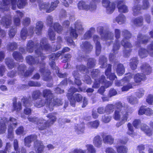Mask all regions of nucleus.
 I'll use <instances>...</instances> for the list:
<instances>
[{
	"instance_id": "f257e3e1",
	"label": "nucleus",
	"mask_w": 153,
	"mask_h": 153,
	"mask_svg": "<svg viewBox=\"0 0 153 153\" xmlns=\"http://www.w3.org/2000/svg\"><path fill=\"white\" fill-rule=\"evenodd\" d=\"M17 124L16 120L13 117L9 119L3 117L0 119V134L4 133L8 127V138L12 140L13 138V129L15 128Z\"/></svg>"
},
{
	"instance_id": "f03ea898",
	"label": "nucleus",
	"mask_w": 153,
	"mask_h": 153,
	"mask_svg": "<svg viewBox=\"0 0 153 153\" xmlns=\"http://www.w3.org/2000/svg\"><path fill=\"white\" fill-rule=\"evenodd\" d=\"M42 95L45 99H41L36 100L34 103V106L40 108L46 104L47 109L50 111H52L53 109L54 104H51V101L53 99L54 96L52 91L49 89H44L43 91Z\"/></svg>"
},
{
	"instance_id": "7ed1b4c3",
	"label": "nucleus",
	"mask_w": 153,
	"mask_h": 153,
	"mask_svg": "<svg viewBox=\"0 0 153 153\" xmlns=\"http://www.w3.org/2000/svg\"><path fill=\"white\" fill-rule=\"evenodd\" d=\"M47 117L49 118L47 121L43 119H39L35 117L29 116L27 119L30 122L36 123L39 130H43L52 125L56 119L54 113L48 114Z\"/></svg>"
},
{
	"instance_id": "20e7f679",
	"label": "nucleus",
	"mask_w": 153,
	"mask_h": 153,
	"mask_svg": "<svg viewBox=\"0 0 153 153\" xmlns=\"http://www.w3.org/2000/svg\"><path fill=\"white\" fill-rule=\"evenodd\" d=\"M74 26L75 29L71 27L70 31L67 32L68 33L70 34L71 38L68 36H67L65 37L67 41L70 45H72L74 46H75V44L72 39V38L76 39L78 37V33L81 34L84 30L82 25V23L79 21H77L75 22Z\"/></svg>"
},
{
	"instance_id": "39448f33",
	"label": "nucleus",
	"mask_w": 153,
	"mask_h": 153,
	"mask_svg": "<svg viewBox=\"0 0 153 153\" xmlns=\"http://www.w3.org/2000/svg\"><path fill=\"white\" fill-rule=\"evenodd\" d=\"M70 50L68 48L65 47L63 49L62 51H59L56 53H52L49 56V62L50 66L52 69L55 68L57 75L60 78H65L67 77L68 74L66 73L62 74L59 72V68L55 66L54 61L57 59L62 53H64Z\"/></svg>"
},
{
	"instance_id": "423d86ee",
	"label": "nucleus",
	"mask_w": 153,
	"mask_h": 153,
	"mask_svg": "<svg viewBox=\"0 0 153 153\" xmlns=\"http://www.w3.org/2000/svg\"><path fill=\"white\" fill-rule=\"evenodd\" d=\"M37 136L36 135H31L26 137L25 139V144L26 146L30 147V143L34 141V147L36 153H42L44 149V146L41 141L37 140Z\"/></svg>"
},
{
	"instance_id": "0eeeda50",
	"label": "nucleus",
	"mask_w": 153,
	"mask_h": 153,
	"mask_svg": "<svg viewBox=\"0 0 153 153\" xmlns=\"http://www.w3.org/2000/svg\"><path fill=\"white\" fill-rule=\"evenodd\" d=\"M40 47L41 48H39L35 50V53L38 56V58L40 56L41 60L43 61L45 58V56L43 55V50L46 51H54L60 48V47H57L56 49H53L48 43L47 40L45 38H43L41 40Z\"/></svg>"
},
{
	"instance_id": "6e6552de",
	"label": "nucleus",
	"mask_w": 153,
	"mask_h": 153,
	"mask_svg": "<svg viewBox=\"0 0 153 153\" xmlns=\"http://www.w3.org/2000/svg\"><path fill=\"white\" fill-rule=\"evenodd\" d=\"M59 3V1L56 0L53 2H51V4L48 2H42L40 3L39 5L40 9H44L46 11V12L49 13L54 10Z\"/></svg>"
},
{
	"instance_id": "1a4fd4ad",
	"label": "nucleus",
	"mask_w": 153,
	"mask_h": 153,
	"mask_svg": "<svg viewBox=\"0 0 153 153\" xmlns=\"http://www.w3.org/2000/svg\"><path fill=\"white\" fill-rule=\"evenodd\" d=\"M17 0H2V2L0 5V10L1 12H4L7 11L10 8V4L12 5V8L15 10L16 7Z\"/></svg>"
},
{
	"instance_id": "9d476101",
	"label": "nucleus",
	"mask_w": 153,
	"mask_h": 153,
	"mask_svg": "<svg viewBox=\"0 0 153 153\" xmlns=\"http://www.w3.org/2000/svg\"><path fill=\"white\" fill-rule=\"evenodd\" d=\"M131 78V76H125L120 81L117 82L116 84L118 86L123 85V87L121 88L122 91H127L132 87L131 84L128 83Z\"/></svg>"
},
{
	"instance_id": "9b49d317",
	"label": "nucleus",
	"mask_w": 153,
	"mask_h": 153,
	"mask_svg": "<svg viewBox=\"0 0 153 153\" xmlns=\"http://www.w3.org/2000/svg\"><path fill=\"white\" fill-rule=\"evenodd\" d=\"M150 37L146 35H143L139 33L137 36V41L135 42V44L138 47H140V44H146L149 41L150 38H153V30L149 33Z\"/></svg>"
},
{
	"instance_id": "f8f14e48",
	"label": "nucleus",
	"mask_w": 153,
	"mask_h": 153,
	"mask_svg": "<svg viewBox=\"0 0 153 153\" xmlns=\"http://www.w3.org/2000/svg\"><path fill=\"white\" fill-rule=\"evenodd\" d=\"M139 56L141 58L146 57L148 54L153 56V42L151 44L148 45L147 50L143 48H141L138 51Z\"/></svg>"
},
{
	"instance_id": "ddd939ff",
	"label": "nucleus",
	"mask_w": 153,
	"mask_h": 153,
	"mask_svg": "<svg viewBox=\"0 0 153 153\" xmlns=\"http://www.w3.org/2000/svg\"><path fill=\"white\" fill-rule=\"evenodd\" d=\"M121 44L124 48L123 51L124 56L126 57H128L132 51L131 48L133 47L132 45L128 39H123L122 40Z\"/></svg>"
},
{
	"instance_id": "4468645a",
	"label": "nucleus",
	"mask_w": 153,
	"mask_h": 153,
	"mask_svg": "<svg viewBox=\"0 0 153 153\" xmlns=\"http://www.w3.org/2000/svg\"><path fill=\"white\" fill-rule=\"evenodd\" d=\"M78 8L80 10H89L92 11L96 9V6L94 3H91L90 5L86 4L85 2L81 1L79 2L77 4Z\"/></svg>"
},
{
	"instance_id": "2eb2a0df",
	"label": "nucleus",
	"mask_w": 153,
	"mask_h": 153,
	"mask_svg": "<svg viewBox=\"0 0 153 153\" xmlns=\"http://www.w3.org/2000/svg\"><path fill=\"white\" fill-rule=\"evenodd\" d=\"M114 33L116 39L113 45V51L114 53L115 54L117 53L118 50L120 47V43L118 39L121 36V31L118 29H115L114 30Z\"/></svg>"
},
{
	"instance_id": "dca6fc26",
	"label": "nucleus",
	"mask_w": 153,
	"mask_h": 153,
	"mask_svg": "<svg viewBox=\"0 0 153 153\" xmlns=\"http://www.w3.org/2000/svg\"><path fill=\"white\" fill-rule=\"evenodd\" d=\"M34 27L31 26L27 29L26 27L23 28L20 33V38L21 39L25 40L28 36H31L34 32Z\"/></svg>"
},
{
	"instance_id": "f3484780",
	"label": "nucleus",
	"mask_w": 153,
	"mask_h": 153,
	"mask_svg": "<svg viewBox=\"0 0 153 153\" xmlns=\"http://www.w3.org/2000/svg\"><path fill=\"white\" fill-rule=\"evenodd\" d=\"M21 102L25 108L24 110V114L27 115H30L31 113V110L29 108L32 105V104L30 102L29 99L27 97H23L21 99Z\"/></svg>"
},
{
	"instance_id": "a211bd4d",
	"label": "nucleus",
	"mask_w": 153,
	"mask_h": 153,
	"mask_svg": "<svg viewBox=\"0 0 153 153\" xmlns=\"http://www.w3.org/2000/svg\"><path fill=\"white\" fill-rule=\"evenodd\" d=\"M102 4L103 6L106 8L108 13H111L113 12L115 8L114 3L110 2L108 0H102Z\"/></svg>"
},
{
	"instance_id": "6ab92c4d",
	"label": "nucleus",
	"mask_w": 153,
	"mask_h": 153,
	"mask_svg": "<svg viewBox=\"0 0 153 153\" xmlns=\"http://www.w3.org/2000/svg\"><path fill=\"white\" fill-rule=\"evenodd\" d=\"M67 96L70 100L71 105L74 106L76 101L79 102L82 98V96L79 94H76L72 96V94H67Z\"/></svg>"
},
{
	"instance_id": "aec40b11",
	"label": "nucleus",
	"mask_w": 153,
	"mask_h": 153,
	"mask_svg": "<svg viewBox=\"0 0 153 153\" xmlns=\"http://www.w3.org/2000/svg\"><path fill=\"white\" fill-rule=\"evenodd\" d=\"M99 72L100 71L98 69H94L91 72V75L92 77L95 80V82L92 86V87L94 88H97L100 86V83L99 82L101 81V78H100L98 79H97Z\"/></svg>"
},
{
	"instance_id": "412c9836",
	"label": "nucleus",
	"mask_w": 153,
	"mask_h": 153,
	"mask_svg": "<svg viewBox=\"0 0 153 153\" xmlns=\"http://www.w3.org/2000/svg\"><path fill=\"white\" fill-rule=\"evenodd\" d=\"M40 44L34 43L32 40H30L28 41L27 45V51L29 53H32L33 52L34 48L39 49L41 48Z\"/></svg>"
},
{
	"instance_id": "4be33fe9",
	"label": "nucleus",
	"mask_w": 153,
	"mask_h": 153,
	"mask_svg": "<svg viewBox=\"0 0 153 153\" xmlns=\"http://www.w3.org/2000/svg\"><path fill=\"white\" fill-rule=\"evenodd\" d=\"M0 22L5 28H9L12 23L11 17L10 15H6L2 18Z\"/></svg>"
},
{
	"instance_id": "5701e85b",
	"label": "nucleus",
	"mask_w": 153,
	"mask_h": 153,
	"mask_svg": "<svg viewBox=\"0 0 153 153\" xmlns=\"http://www.w3.org/2000/svg\"><path fill=\"white\" fill-rule=\"evenodd\" d=\"M94 41L95 43L96 46V52L97 56L100 53L101 47L100 42V38L97 35H95L93 36Z\"/></svg>"
},
{
	"instance_id": "b1692460",
	"label": "nucleus",
	"mask_w": 153,
	"mask_h": 153,
	"mask_svg": "<svg viewBox=\"0 0 153 153\" xmlns=\"http://www.w3.org/2000/svg\"><path fill=\"white\" fill-rule=\"evenodd\" d=\"M125 0L119 1L117 3V7L119 11L121 13H126L128 12V7L125 4Z\"/></svg>"
},
{
	"instance_id": "393cba45",
	"label": "nucleus",
	"mask_w": 153,
	"mask_h": 153,
	"mask_svg": "<svg viewBox=\"0 0 153 153\" xmlns=\"http://www.w3.org/2000/svg\"><path fill=\"white\" fill-rule=\"evenodd\" d=\"M80 46L82 50L87 53L90 52L93 49L92 45L87 41L82 42Z\"/></svg>"
},
{
	"instance_id": "a878e982",
	"label": "nucleus",
	"mask_w": 153,
	"mask_h": 153,
	"mask_svg": "<svg viewBox=\"0 0 153 153\" xmlns=\"http://www.w3.org/2000/svg\"><path fill=\"white\" fill-rule=\"evenodd\" d=\"M40 71L43 76V79L45 81H50L52 79L50 75V72L49 70H45L44 67L41 68Z\"/></svg>"
},
{
	"instance_id": "bb28decb",
	"label": "nucleus",
	"mask_w": 153,
	"mask_h": 153,
	"mask_svg": "<svg viewBox=\"0 0 153 153\" xmlns=\"http://www.w3.org/2000/svg\"><path fill=\"white\" fill-rule=\"evenodd\" d=\"M122 109L121 111H119L118 110H115L114 112V114H113V117L115 120H118L120 119L121 116L122 115L123 117L124 115V113L126 112L127 116V119L128 118V114L127 112V110H125L123 111Z\"/></svg>"
},
{
	"instance_id": "cd10ccee",
	"label": "nucleus",
	"mask_w": 153,
	"mask_h": 153,
	"mask_svg": "<svg viewBox=\"0 0 153 153\" xmlns=\"http://www.w3.org/2000/svg\"><path fill=\"white\" fill-rule=\"evenodd\" d=\"M140 69L142 72L145 75L150 74L152 71L151 67L146 63L143 64L140 66Z\"/></svg>"
},
{
	"instance_id": "c85d7f7f",
	"label": "nucleus",
	"mask_w": 153,
	"mask_h": 153,
	"mask_svg": "<svg viewBox=\"0 0 153 153\" xmlns=\"http://www.w3.org/2000/svg\"><path fill=\"white\" fill-rule=\"evenodd\" d=\"M39 59L38 57H34L31 56H27L26 58L27 62L29 65H34L38 63L39 62Z\"/></svg>"
},
{
	"instance_id": "c756f323",
	"label": "nucleus",
	"mask_w": 153,
	"mask_h": 153,
	"mask_svg": "<svg viewBox=\"0 0 153 153\" xmlns=\"http://www.w3.org/2000/svg\"><path fill=\"white\" fill-rule=\"evenodd\" d=\"M111 65L110 64L108 65V67L106 70L105 71V74L107 76V78H108L110 80H113L116 78V75L114 73H111Z\"/></svg>"
},
{
	"instance_id": "7c9ffc66",
	"label": "nucleus",
	"mask_w": 153,
	"mask_h": 153,
	"mask_svg": "<svg viewBox=\"0 0 153 153\" xmlns=\"http://www.w3.org/2000/svg\"><path fill=\"white\" fill-rule=\"evenodd\" d=\"M114 38V35L113 33L109 30L107 31L104 35L103 37L101 38L102 39L105 41H110L109 42L111 43L112 42L111 40H113Z\"/></svg>"
},
{
	"instance_id": "2f4dec72",
	"label": "nucleus",
	"mask_w": 153,
	"mask_h": 153,
	"mask_svg": "<svg viewBox=\"0 0 153 153\" xmlns=\"http://www.w3.org/2000/svg\"><path fill=\"white\" fill-rule=\"evenodd\" d=\"M94 146L97 148H100L102 143V140L101 137L99 135L95 136L93 140Z\"/></svg>"
},
{
	"instance_id": "473e14b6",
	"label": "nucleus",
	"mask_w": 153,
	"mask_h": 153,
	"mask_svg": "<svg viewBox=\"0 0 153 153\" xmlns=\"http://www.w3.org/2000/svg\"><path fill=\"white\" fill-rule=\"evenodd\" d=\"M43 26V23L41 21H38L36 24L35 29L34 31L38 35L41 34Z\"/></svg>"
},
{
	"instance_id": "72a5a7b5",
	"label": "nucleus",
	"mask_w": 153,
	"mask_h": 153,
	"mask_svg": "<svg viewBox=\"0 0 153 153\" xmlns=\"http://www.w3.org/2000/svg\"><path fill=\"white\" fill-rule=\"evenodd\" d=\"M103 141L105 143L111 145L113 143L114 139L112 137L109 135H103L102 137Z\"/></svg>"
},
{
	"instance_id": "f704fd0d",
	"label": "nucleus",
	"mask_w": 153,
	"mask_h": 153,
	"mask_svg": "<svg viewBox=\"0 0 153 153\" xmlns=\"http://www.w3.org/2000/svg\"><path fill=\"white\" fill-rule=\"evenodd\" d=\"M134 79L135 82L138 83L145 80L146 79V76L145 74L143 73H138L134 75Z\"/></svg>"
},
{
	"instance_id": "c9c22d12",
	"label": "nucleus",
	"mask_w": 153,
	"mask_h": 153,
	"mask_svg": "<svg viewBox=\"0 0 153 153\" xmlns=\"http://www.w3.org/2000/svg\"><path fill=\"white\" fill-rule=\"evenodd\" d=\"M141 7L140 4L138 3H135L132 8L133 14L134 16H137L140 13Z\"/></svg>"
},
{
	"instance_id": "e433bc0d",
	"label": "nucleus",
	"mask_w": 153,
	"mask_h": 153,
	"mask_svg": "<svg viewBox=\"0 0 153 153\" xmlns=\"http://www.w3.org/2000/svg\"><path fill=\"white\" fill-rule=\"evenodd\" d=\"M95 31V29L94 28H91L85 33L83 37L82 38V39H89L91 37L92 34L94 33Z\"/></svg>"
},
{
	"instance_id": "4c0bfd02",
	"label": "nucleus",
	"mask_w": 153,
	"mask_h": 153,
	"mask_svg": "<svg viewBox=\"0 0 153 153\" xmlns=\"http://www.w3.org/2000/svg\"><path fill=\"white\" fill-rule=\"evenodd\" d=\"M141 129L146 134L150 136L152 134V131L149 128V127L146 124H142L141 125Z\"/></svg>"
},
{
	"instance_id": "58836bf2",
	"label": "nucleus",
	"mask_w": 153,
	"mask_h": 153,
	"mask_svg": "<svg viewBox=\"0 0 153 153\" xmlns=\"http://www.w3.org/2000/svg\"><path fill=\"white\" fill-rule=\"evenodd\" d=\"M84 130V126L83 124H77L75 127V132L78 134L83 133Z\"/></svg>"
},
{
	"instance_id": "ea45409f",
	"label": "nucleus",
	"mask_w": 153,
	"mask_h": 153,
	"mask_svg": "<svg viewBox=\"0 0 153 153\" xmlns=\"http://www.w3.org/2000/svg\"><path fill=\"white\" fill-rule=\"evenodd\" d=\"M13 61V59L10 58H7L5 59V63L9 69H12L16 66Z\"/></svg>"
},
{
	"instance_id": "a19ab883",
	"label": "nucleus",
	"mask_w": 153,
	"mask_h": 153,
	"mask_svg": "<svg viewBox=\"0 0 153 153\" xmlns=\"http://www.w3.org/2000/svg\"><path fill=\"white\" fill-rule=\"evenodd\" d=\"M138 63V60L137 57L132 58L130 60V66L133 70H135Z\"/></svg>"
},
{
	"instance_id": "79ce46f5",
	"label": "nucleus",
	"mask_w": 153,
	"mask_h": 153,
	"mask_svg": "<svg viewBox=\"0 0 153 153\" xmlns=\"http://www.w3.org/2000/svg\"><path fill=\"white\" fill-rule=\"evenodd\" d=\"M116 71L118 75L120 76L124 74L125 68L123 65L122 64H118L117 65Z\"/></svg>"
},
{
	"instance_id": "37998d69",
	"label": "nucleus",
	"mask_w": 153,
	"mask_h": 153,
	"mask_svg": "<svg viewBox=\"0 0 153 153\" xmlns=\"http://www.w3.org/2000/svg\"><path fill=\"white\" fill-rule=\"evenodd\" d=\"M126 21V17L120 14L117 16L115 20H114V22H117L119 24H122L125 22Z\"/></svg>"
},
{
	"instance_id": "c03bdc74",
	"label": "nucleus",
	"mask_w": 153,
	"mask_h": 153,
	"mask_svg": "<svg viewBox=\"0 0 153 153\" xmlns=\"http://www.w3.org/2000/svg\"><path fill=\"white\" fill-rule=\"evenodd\" d=\"M107 59L104 56H101L99 59V63L101 68H104L106 66Z\"/></svg>"
},
{
	"instance_id": "a18cd8bd",
	"label": "nucleus",
	"mask_w": 153,
	"mask_h": 153,
	"mask_svg": "<svg viewBox=\"0 0 153 153\" xmlns=\"http://www.w3.org/2000/svg\"><path fill=\"white\" fill-rule=\"evenodd\" d=\"M99 124L100 123L98 120L89 122L87 123V125L89 128H97Z\"/></svg>"
},
{
	"instance_id": "49530a36",
	"label": "nucleus",
	"mask_w": 153,
	"mask_h": 153,
	"mask_svg": "<svg viewBox=\"0 0 153 153\" xmlns=\"http://www.w3.org/2000/svg\"><path fill=\"white\" fill-rule=\"evenodd\" d=\"M99 83H100V84L105 85V86L106 88L111 86L112 84V82L111 81H106L105 79V76L103 75L101 76V81Z\"/></svg>"
},
{
	"instance_id": "de8ad7c7",
	"label": "nucleus",
	"mask_w": 153,
	"mask_h": 153,
	"mask_svg": "<svg viewBox=\"0 0 153 153\" xmlns=\"http://www.w3.org/2000/svg\"><path fill=\"white\" fill-rule=\"evenodd\" d=\"M73 75L75 79V82L77 85L79 86L81 84V82L80 80V75L77 71H74Z\"/></svg>"
},
{
	"instance_id": "09e8293b",
	"label": "nucleus",
	"mask_w": 153,
	"mask_h": 153,
	"mask_svg": "<svg viewBox=\"0 0 153 153\" xmlns=\"http://www.w3.org/2000/svg\"><path fill=\"white\" fill-rule=\"evenodd\" d=\"M17 44L15 42H9L7 46V50L9 51H13L15 50L17 48Z\"/></svg>"
},
{
	"instance_id": "8fccbe9b",
	"label": "nucleus",
	"mask_w": 153,
	"mask_h": 153,
	"mask_svg": "<svg viewBox=\"0 0 153 153\" xmlns=\"http://www.w3.org/2000/svg\"><path fill=\"white\" fill-rule=\"evenodd\" d=\"M124 115L121 118L120 121L117 122L116 124L117 127H119L121 125L124 124L127 121V116L126 112L124 113Z\"/></svg>"
},
{
	"instance_id": "3c124183",
	"label": "nucleus",
	"mask_w": 153,
	"mask_h": 153,
	"mask_svg": "<svg viewBox=\"0 0 153 153\" xmlns=\"http://www.w3.org/2000/svg\"><path fill=\"white\" fill-rule=\"evenodd\" d=\"M115 108L116 107V109L115 110H118L119 111H121L122 109L123 111L125 110H127L128 107L127 105L126 106H123L122 105V103L120 102H116L114 105Z\"/></svg>"
},
{
	"instance_id": "603ef678",
	"label": "nucleus",
	"mask_w": 153,
	"mask_h": 153,
	"mask_svg": "<svg viewBox=\"0 0 153 153\" xmlns=\"http://www.w3.org/2000/svg\"><path fill=\"white\" fill-rule=\"evenodd\" d=\"M127 101L130 104L134 105L138 103V100L135 97L133 96H128L127 99Z\"/></svg>"
},
{
	"instance_id": "864d4df0",
	"label": "nucleus",
	"mask_w": 153,
	"mask_h": 153,
	"mask_svg": "<svg viewBox=\"0 0 153 153\" xmlns=\"http://www.w3.org/2000/svg\"><path fill=\"white\" fill-rule=\"evenodd\" d=\"M134 24L137 26H140L143 25V19L142 17H138L134 20Z\"/></svg>"
},
{
	"instance_id": "5fc2aeb1",
	"label": "nucleus",
	"mask_w": 153,
	"mask_h": 153,
	"mask_svg": "<svg viewBox=\"0 0 153 153\" xmlns=\"http://www.w3.org/2000/svg\"><path fill=\"white\" fill-rule=\"evenodd\" d=\"M48 35L51 40H55L56 39L55 33L52 29V26L50 27L48 32Z\"/></svg>"
},
{
	"instance_id": "6e6d98bb",
	"label": "nucleus",
	"mask_w": 153,
	"mask_h": 153,
	"mask_svg": "<svg viewBox=\"0 0 153 153\" xmlns=\"http://www.w3.org/2000/svg\"><path fill=\"white\" fill-rule=\"evenodd\" d=\"M14 58L17 61H22L23 57L21 53L17 51H14L13 53Z\"/></svg>"
},
{
	"instance_id": "4d7b16f0",
	"label": "nucleus",
	"mask_w": 153,
	"mask_h": 153,
	"mask_svg": "<svg viewBox=\"0 0 153 153\" xmlns=\"http://www.w3.org/2000/svg\"><path fill=\"white\" fill-rule=\"evenodd\" d=\"M26 69V67L24 64H21L19 65L18 68V73L21 76L25 77L24 71Z\"/></svg>"
},
{
	"instance_id": "13d9d810",
	"label": "nucleus",
	"mask_w": 153,
	"mask_h": 153,
	"mask_svg": "<svg viewBox=\"0 0 153 153\" xmlns=\"http://www.w3.org/2000/svg\"><path fill=\"white\" fill-rule=\"evenodd\" d=\"M55 31L59 33H61L62 29L61 26L58 23H55L52 26Z\"/></svg>"
},
{
	"instance_id": "bf43d9fd",
	"label": "nucleus",
	"mask_w": 153,
	"mask_h": 153,
	"mask_svg": "<svg viewBox=\"0 0 153 153\" xmlns=\"http://www.w3.org/2000/svg\"><path fill=\"white\" fill-rule=\"evenodd\" d=\"M114 108L115 105L113 104H108L105 107V112L111 114L113 112Z\"/></svg>"
},
{
	"instance_id": "052dcab7",
	"label": "nucleus",
	"mask_w": 153,
	"mask_h": 153,
	"mask_svg": "<svg viewBox=\"0 0 153 153\" xmlns=\"http://www.w3.org/2000/svg\"><path fill=\"white\" fill-rule=\"evenodd\" d=\"M41 95V93L40 91L36 90L34 91L32 93V97L33 100H36L35 102L40 97Z\"/></svg>"
},
{
	"instance_id": "680f3d73",
	"label": "nucleus",
	"mask_w": 153,
	"mask_h": 153,
	"mask_svg": "<svg viewBox=\"0 0 153 153\" xmlns=\"http://www.w3.org/2000/svg\"><path fill=\"white\" fill-rule=\"evenodd\" d=\"M122 35L124 37L123 39L127 40L131 38V34L128 30L125 29L123 30L122 31Z\"/></svg>"
},
{
	"instance_id": "e2e57ef3",
	"label": "nucleus",
	"mask_w": 153,
	"mask_h": 153,
	"mask_svg": "<svg viewBox=\"0 0 153 153\" xmlns=\"http://www.w3.org/2000/svg\"><path fill=\"white\" fill-rule=\"evenodd\" d=\"M86 147L88 152L89 153H96V150L95 148L91 144H87Z\"/></svg>"
},
{
	"instance_id": "0e129e2a",
	"label": "nucleus",
	"mask_w": 153,
	"mask_h": 153,
	"mask_svg": "<svg viewBox=\"0 0 153 153\" xmlns=\"http://www.w3.org/2000/svg\"><path fill=\"white\" fill-rule=\"evenodd\" d=\"M27 4V0H18L17 6L20 9L23 8Z\"/></svg>"
},
{
	"instance_id": "69168bd1",
	"label": "nucleus",
	"mask_w": 153,
	"mask_h": 153,
	"mask_svg": "<svg viewBox=\"0 0 153 153\" xmlns=\"http://www.w3.org/2000/svg\"><path fill=\"white\" fill-rule=\"evenodd\" d=\"M51 104H54L53 107L55 105L59 106L62 105L63 103L62 100L58 98L53 99L52 100V101H51Z\"/></svg>"
},
{
	"instance_id": "338daca9",
	"label": "nucleus",
	"mask_w": 153,
	"mask_h": 153,
	"mask_svg": "<svg viewBox=\"0 0 153 153\" xmlns=\"http://www.w3.org/2000/svg\"><path fill=\"white\" fill-rule=\"evenodd\" d=\"M118 153H126L127 149L126 146H120L116 147Z\"/></svg>"
},
{
	"instance_id": "774afa93",
	"label": "nucleus",
	"mask_w": 153,
	"mask_h": 153,
	"mask_svg": "<svg viewBox=\"0 0 153 153\" xmlns=\"http://www.w3.org/2000/svg\"><path fill=\"white\" fill-rule=\"evenodd\" d=\"M144 90L142 88H140L135 92V95L138 98L142 97L144 94Z\"/></svg>"
}]
</instances>
